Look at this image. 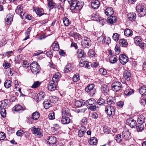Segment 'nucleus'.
Instances as JSON below:
<instances>
[{"label":"nucleus","mask_w":146,"mask_h":146,"mask_svg":"<svg viewBox=\"0 0 146 146\" xmlns=\"http://www.w3.org/2000/svg\"><path fill=\"white\" fill-rule=\"evenodd\" d=\"M70 5V9L74 10L76 9L79 11L81 9L83 6V3L81 1H77L76 0H72Z\"/></svg>","instance_id":"nucleus-1"},{"label":"nucleus","mask_w":146,"mask_h":146,"mask_svg":"<svg viewBox=\"0 0 146 146\" xmlns=\"http://www.w3.org/2000/svg\"><path fill=\"white\" fill-rule=\"evenodd\" d=\"M30 68L32 72L35 74H37L40 70L39 65L35 62H33L30 65Z\"/></svg>","instance_id":"nucleus-2"},{"label":"nucleus","mask_w":146,"mask_h":146,"mask_svg":"<svg viewBox=\"0 0 146 146\" xmlns=\"http://www.w3.org/2000/svg\"><path fill=\"white\" fill-rule=\"evenodd\" d=\"M136 10L138 16L139 17H143L146 14V9L143 5H138L136 6Z\"/></svg>","instance_id":"nucleus-3"},{"label":"nucleus","mask_w":146,"mask_h":146,"mask_svg":"<svg viewBox=\"0 0 146 146\" xmlns=\"http://www.w3.org/2000/svg\"><path fill=\"white\" fill-rule=\"evenodd\" d=\"M111 87L113 90L117 92L122 88V86L121 82L116 81L111 84Z\"/></svg>","instance_id":"nucleus-4"},{"label":"nucleus","mask_w":146,"mask_h":146,"mask_svg":"<svg viewBox=\"0 0 146 146\" xmlns=\"http://www.w3.org/2000/svg\"><path fill=\"white\" fill-rule=\"evenodd\" d=\"M105 111L109 116L112 115L115 113V110L114 107L110 106H106Z\"/></svg>","instance_id":"nucleus-5"},{"label":"nucleus","mask_w":146,"mask_h":146,"mask_svg":"<svg viewBox=\"0 0 146 146\" xmlns=\"http://www.w3.org/2000/svg\"><path fill=\"white\" fill-rule=\"evenodd\" d=\"M23 7L21 5H19L17 7V9L15 10L16 13L19 15L23 19V17L26 14L25 12H23Z\"/></svg>","instance_id":"nucleus-6"},{"label":"nucleus","mask_w":146,"mask_h":146,"mask_svg":"<svg viewBox=\"0 0 146 146\" xmlns=\"http://www.w3.org/2000/svg\"><path fill=\"white\" fill-rule=\"evenodd\" d=\"M90 41L89 38L87 37H84L82 39V42L83 46L86 48H88L90 46Z\"/></svg>","instance_id":"nucleus-7"},{"label":"nucleus","mask_w":146,"mask_h":146,"mask_svg":"<svg viewBox=\"0 0 146 146\" xmlns=\"http://www.w3.org/2000/svg\"><path fill=\"white\" fill-rule=\"evenodd\" d=\"M57 83L55 82L54 81H50L48 86V89L50 91H54L56 89Z\"/></svg>","instance_id":"nucleus-8"},{"label":"nucleus","mask_w":146,"mask_h":146,"mask_svg":"<svg viewBox=\"0 0 146 146\" xmlns=\"http://www.w3.org/2000/svg\"><path fill=\"white\" fill-rule=\"evenodd\" d=\"M126 123L127 125L132 128H134L136 124L135 121L132 118L127 119L126 120Z\"/></svg>","instance_id":"nucleus-9"},{"label":"nucleus","mask_w":146,"mask_h":146,"mask_svg":"<svg viewBox=\"0 0 146 146\" xmlns=\"http://www.w3.org/2000/svg\"><path fill=\"white\" fill-rule=\"evenodd\" d=\"M123 139L125 140H128L131 138V133L129 130H124L122 132Z\"/></svg>","instance_id":"nucleus-10"},{"label":"nucleus","mask_w":146,"mask_h":146,"mask_svg":"<svg viewBox=\"0 0 146 146\" xmlns=\"http://www.w3.org/2000/svg\"><path fill=\"white\" fill-rule=\"evenodd\" d=\"M119 60L122 64H125L128 61V57L125 54L120 55L119 56Z\"/></svg>","instance_id":"nucleus-11"},{"label":"nucleus","mask_w":146,"mask_h":146,"mask_svg":"<svg viewBox=\"0 0 146 146\" xmlns=\"http://www.w3.org/2000/svg\"><path fill=\"white\" fill-rule=\"evenodd\" d=\"M70 110L67 108L62 106V115L63 117L69 116Z\"/></svg>","instance_id":"nucleus-12"},{"label":"nucleus","mask_w":146,"mask_h":146,"mask_svg":"<svg viewBox=\"0 0 146 146\" xmlns=\"http://www.w3.org/2000/svg\"><path fill=\"white\" fill-rule=\"evenodd\" d=\"M48 137L47 140V141L50 145H55L56 141V138L54 136H50Z\"/></svg>","instance_id":"nucleus-13"},{"label":"nucleus","mask_w":146,"mask_h":146,"mask_svg":"<svg viewBox=\"0 0 146 146\" xmlns=\"http://www.w3.org/2000/svg\"><path fill=\"white\" fill-rule=\"evenodd\" d=\"M13 16L11 13L8 14L6 16L5 18V23L8 25H10L11 22L12 21Z\"/></svg>","instance_id":"nucleus-14"},{"label":"nucleus","mask_w":146,"mask_h":146,"mask_svg":"<svg viewBox=\"0 0 146 146\" xmlns=\"http://www.w3.org/2000/svg\"><path fill=\"white\" fill-rule=\"evenodd\" d=\"M48 6L50 10L56 7V4L54 3L53 0H47Z\"/></svg>","instance_id":"nucleus-15"},{"label":"nucleus","mask_w":146,"mask_h":146,"mask_svg":"<svg viewBox=\"0 0 146 146\" xmlns=\"http://www.w3.org/2000/svg\"><path fill=\"white\" fill-rule=\"evenodd\" d=\"M32 130L33 133L40 136L42 135L40 128H36L35 127H34L32 128Z\"/></svg>","instance_id":"nucleus-16"},{"label":"nucleus","mask_w":146,"mask_h":146,"mask_svg":"<svg viewBox=\"0 0 146 146\" xmlns=\"http://www.w3.org/2000/svg\"><path fill=\"white\" fill-rule=\"evenodd\" d=\"M94 17V20H95L97 21L100 24L102 25H103L104 23V20L101 17H98L97 18V16L96 15L94 14L92 17Z\"/></svg>","instance_id":"nucleus-17"},{"label":"nucleus","mask_w":146,"mask_h":146,"mask_svg":"<svg viewBox=\"0 0 146 146\" xmlns=\"http://www.w3.org/2000/svg\"><path fill=\"white\" fill-rule=\"evenodd\" d=\"M107 102L108 105H113L115 102V97L110 96L107 99Z\"/></svg>","instance_id":"nucleus-18"},{"label":"nucleus","mask_w":146,"mask_h":146,"mask_svg":"<svg viewBox=\"0 0 146 146\" xmlns=\"http://www.w3.org/2000/svg\"><path fill=\"white\" fill-rule=\"evenodd\" d=\"M105 13L106 15L111 16L113 14L114 11L112 8L109 7L106 9Z\"/></svg>","instance_id":"nucleus-19"},{"label":"nucleus","mask_w":146,"mask_h":146,"mask_svg":"<svg viewBox=\"0 0 146 146\" xmlns=\"http://www.w3.org/2000/svg\"><path fill=\"white\" fill-rule=\"evenodd\" d=\"M100 2L98 0H95L91 2V7L94 9H97L99 7Z\"/></svg>","instance_id":"nucleus-20"},{"label":"nucleus","mask_w":146,"mask_h":146,"mask_svg":"<svg viewBox=\"0 0 146 146\" xmlns=\"http://www.w3.org/2000/svg\"><path fill=\"white\" fill-rule=\"evenodd\" d=\"M128 19L130 21H134L136 17V14L133 13H130L127 15Z\"/></svg>","instance_id":"nucleus-21"},{"label":"nucleus","mask_w":146,"mask_h":146,"mask_svg":"<svg viewBox=\"0 0 146 146\" xmlns=\"http://www.w3.org/2000/svg\"><path fill=\"white\" fill-rule=\"evenodd\" d=\"M101 91L102 93L105 95H107L109 93V88L106 86L103 85L102 86Z\"/></svg>","instance_id":"nucleus-22"},{"label":"nucleus","mask_w":146,"mask_h":146,"mask_svg":"<svg viewBox=\"0 0 146 146\" xmlns=\"http://www.w3.org/2000/svg\"><path fill=\"white\" fill-rule=\"evenodd\" d=\"M60 78V73L58 72H56L55 73V75L53 76L52 81H54L55 82L57 83L59 79Z\"/></svg>","instance_id":"nucleus-23"},{"label":"nucleus","mask_w":146,"mask_h":146,"mask_svg":"<svg viewBox=\"0 0 146 146\" xmlns=\"http://www.w3.org/2000/svg\"><path fill=\"white\" fill-rule=\"evenodd\" d=\"M51 48L52 50L54 51H58L59 50V47L58 42L56 41H54L51 46Z\"/></svg>","instance_id":"nucleus-24"},{"label":"nucleus","mask_w":146,"mask_h":146,"mask_svg":"<svg viewBox=\"0 0 146 146\" xmlns=\"http://www.w3.org/2000/svg\"><path fill=\"white\" fill-rule=\"evenodd\" d=\"M96 104V101L93 98H91L88 99L86 102V104L87 106H92L94 104Z\"/></svg>","instance_id":"nucleus-25"},{"label":"nucleus","mask_w":146,"mask_h":146,"mask_svg":"<svg viewBox=\"0 0 146 146\" xmlns=\"http://www.w3.org/2000/svg\"><path fill=\"white\" fill-rule=\"evenodd\" d=\"M68 116H66V117H62L61 121L63 124H67L69 123L70 121V119Z\"/></svg>","instance_id":"nucleus-26"},{"label":"nucleus","mask_w":146,"mask_h":146,"mask_svg":"<svg viewBox=\"0 0 146 146\" xmlns=\"http://www.w3.org/2000/svg\"><path fill=\"white\" fill-rule=\"evenodd\" d=\"M117 21V18L116 17L112 16L108 18L107 22L110 23L112 24L115 23Z\"/></svg>","instance_id":"nucleus-27"},{"label":"nucleus","mask_w":146,"mask_h":146,"mask_svg":"<svg viewBox=\"0 0 146 146\" xmlns=\"http://www.w3.org/2000/svg\"><path fill=\"white\" fill-rule=\"evenodd\" d=\"M144 127V124L138 123L137 125L136 129L138 132H141L143 130Z\"/></svg>","instance_id":"nucleus-28"},{"label":"nucleus","mask_w":146,"mask_h":146,"mask_svg":"<svg viewBox=\"0 0 146 146\" xmlns=\"http://www.w3.org/2000/svg\"><path fill=\"white\" fill-rule=\"evenodd\" d=\"M85 104L84 101L81 100L79 101H77L75 102V106L78 107H80L84 106Z\"/></svg>","instance_id":"nucleus-29"},{"label":"nucleus","mask_w":146,"mask_h":146,"mask_svg":"<svg viewBox=\"0 0 146 146\" xmlns=\"http://www.w3.org/2000/svg\"><path fill=\"white\" fill-rule=\"evenodd\" d=\"M72 67L70 64H68L65 67L64 71L65 72H68L71 71L72 70Z\"/></svg>","instance_id":"nucleus-30"},{"label":"nucleus","mask_w":146,"mask_h":146,"mask_svg":"<svg viewBox=\"0 0 146 146\" xmlns=\"http://www.w3.org/2000/svg\"><path fill=\"white\" fill-rule=\"evenodd\" d=\"M40 116L38 112H35L32 114L31 118L34 120H37Z\"/></svg>","instance_id":"nucleus-31"},{"label":"nucleus","mask_w":146,"mask_h":146,"mask_svg":"<svg viewBox=\"0 0 146 146\" xmlns=\"http://www.w3.org/2000/svg\"><path fill=\"white\" fill-rule=\"evenodd\" d=\"M36 14L39 16H41L44 14V11L42 9L37 8L36 10Z\"/></svg>","instance_id":"nucleus-32"},{"label":"nucleus","mask_w":146,"mask_h":146,"mask_svg":"<svg viewBox=\"0 0 146 146\" xmlns=\"http://www.w3.org/2000/svg\"><path fill=\"white\" fill-rule=\"evenodd\" d=\"M134 40L135 44L137 45L139 44L141 42V37L140 36H137L135 37L134 38Z\"/></svg>","instance_id":"nucleus-33"},{"label":"nucleus","mask_w":146,"mask_h":146,"mask_svg":"<svg viewBox=\"0 0 146 146\" xmlns=\"http://www.w3.org/2000/svg\"><path fill=\"white\" fill-rule=\"evenodd\" d=\"M84 55V53L82 50H78L77 51V55L78 58H82Z\"/></svg>","instance_id":"nucleus-34"},{"label":"nucleus","mask_w":146,"mask_h":146,"mask_svg":"<svg viewBox=\"0 0 146 146\" xmlns=\"http://www.w3.org/2000/svg\"><path fill=\"white\" fill-rule=\"evenodd\" d=\"M97 141V139L96 138L91 137L89 141V143L91 145H96Z\"/></svg>","instance_id":"nucleus-35"},{"label":"nucleus","mask_w":146,"mask_h":146,"mask_svg":"<svg viewBox=\"0 0 146 146\" xmlns=\"http://www.w3.org/2000/svg\"><path fill=\"white\" fill-rule=\"evenodd\" d=\"M145 117L142 115H140L137 119V122L141 123L144 124L145 121Z\"/></svg>","instance_id":"nucleus-36"},{"label":"nucleus","mask_w":146,"mask_h":146,"mask_svg":"<svg viewBox=\"0 0 146 146\" xmlns=\"http://www.w3.org/2000/svg\"><path fill=\"white\" fill-rule=\"evenodd\" d=\"M116 56H111L109 58V61L111 63H116L117 61V59L116 58Z\"/></svg>","instance_id":"nucleus-37"},{"label":"nucleus","mask_w":146,"mask_h":146,"mask_svg":"<svg viewBox=\"0 0 146 146\" xmlns=\"http://www.w3.org/2000/svg\"><path fill=\"white\" fill-rule=\"evenodd\" d=\"M124 76L125 79L127 81L130 80L131 79L130 73L127 70L125 71Z\"/></svg>","instance_id":"nucleus-38"},{"label":"nucleus","mask_w":146,"mask_h":146,"mask_svg":"<svg viewBox=\"0 0 146 146\" xmlns=\"http://www.w3.org/2000/svg\"><path fill=\"white\" fill-rule=\"evenodd\" d=\"M43 104L44 108L46 109H48L51 106V104L50 101H45L43 103Z\"/></svg>","instance_id":"nucleus-39"},{"label":"nucleus","mask_w":146,"mask_h":146,"mask_svg":"<svg viewBox=\"0 0 146 146\" xmlns=\"http://www.w3.org/2000/svg\"><path fill=\"white\" fill-rule=\"evenodd\" d=\"M10 102V100L8 99H5L2 102L1 104L4 108H6L7 105L9 104Z\"/></svg>","instance_id":"nucleus-40"},{"label":"nucleus","mask_w":146,"mask_h":146,"mask_svg":"<svg viewBox=\"0 0 146 146\" xmlns=\"http://www.w3.org/2000/svg\"><path fill=\"white\" fill-rule=\"evenodd\" d=\"M133 32L129 29H126L124 31V34L125 36H129L131 35Z\"/></svg>","instance_id":"nucleus-41"},{"label":"nucleus","mask_w":146,"mask_h":146,"mask_svg":"<svg viewBox=\"0 0 146 146\" xmlns=\"http://www.w3.org/2000/svg\"><path fill=\"white\" fill-rule=\"evenodd\" d=\"M94 87V84L89 85L85 88V90L88 92L91 91L93 89Z\"/></svg>","instance_id":"nucleus-42"},{"label":"nucleus","mask_w":146,"mask_h":146,"mask_svg":"<svg viewBox=\"0 0 146 146\" xmlns=\"http://www.w3.org/2000/svg\"><path fill=\"white\" fill-rule=\"evenodd\" d=\"M32 29V28L31 27H29L27 29V31L26 32L25 35L26 37L23 39V40L24 41L27 40L29 38V34L30 32Z\"/></svg>","instance_id":"nucleus-43"},{"label":"nucleus","mask_w":146,"mask_h":146,"mask_svg":"<svg viewBox=\"0 0 146 146\" xmlns=\"http://www.w3.org/2000/svg\"><path fill=\"white\" fill-rule=\"evenodd\" d=\"M139 92L141 95L146 96V88L145 87H141L139 89Z\"/></svg>","instance_id":"nucleus-44"},{"label":"nucleus","mask_w":146,"mask_h":146,"mask_svg":"<svg viewBox=\"0 0 146 146\" xmlns=\"http://www.w3.org/2000/svg\"><path fill=\"white\" fill-rule=\"evenodd\" d=\"M38 99L39 100H43L45 96L44 92H41L38 94Z\"/></svg>","instance_id":"nucleus-45"},{"label":"nucleus","mask_w":146,"mask_h":146,"mask_svg":"<svg viewBox=\"0 0 146 146\" xmlns=\"http://www.w3.org/2000/svg\"><path fill=\"white\" fill-rule=\"evenodd\" d=\"M63 21L64 25L66 26H68L71 23L69 19L67 17H64L63 19Z\"/></svg>","instance_id":"nucleus-46"},{"label":"nucleus","mask_w":146,"mask_h":146,"mask_svg":"<svg viewBox=\"0 0 146 146\" xmlns=\"http://www.w3.org/2000/svg\"><path fill=\"white\" fill-rule=\"evenodd\" d=\"M12 82L9 80H7L5 82L4 85L5 87L7 88H8L11 86Z\"/></svg>","instance_id":"nucleus-47"},{"label":"nucleus","mask_w":146,"mask_h":146,"mask_svg":"<svg viewBox=\"0 0 146 146\" xmlns=\"http://www.w3.org/2000/svg\"><path fill=\"white\" fill-rule=\"evenodd\" d=\"M13 110L15 111H18L21 110H24L21 106L20 105H17L13 108Z\"/></svg>","instance_id":"nucleus-48"},{"label":"nucleus","mask_w":146,"mask_h":146,"mask_svg":"<svg viewBox=\"0 0 146 146\" xmlns=\"http://www.w3.org/2000/svg\"><path fill=\"white\" fill-rule=\"evenodd\" d=\"M97 103L99 105H103L105 103V101L103 98H100L98 100Z\"/></svg>","instance_id":"nucleus-49"},{"label":"nucleus","mask_w":146,"mask_h":146,"mask_svg":"<svg viewBox=\"0 0 146 146\" xmlns=\"http://www.w3.org/2000/svg\"><path fill=\"white\" fill-rule=\"evenodd\" d=\"M41 84V83L38 81L35 82L32 85L31 87L33 88H35L39 86Z\"/></svg>","instance_id":"nucleus-50"},{"label":"nucleus","mask_w":146,"mask_h":146,"mask_svg":"<svg viewBox=\"0 0 146 146\" xmlns=\"http://www.w3.org/2000/svg\"><path fill=\"white\" fill-rule=\"evenodd\" d=\"M133 93V90L132 89L129 90H126L124 92V94L126 95H130L132 94Z\"/></svg>","instance_id":"nucleus-51"},{"label":"nucleus","mask_w":146,"mask_h":146,"mask_svg":"<svg viewBox=\"0 0 146 146\" xmlns=\"http://www.w3.org/2000/svg\"><path fill=\"white\" fill-rule=\"evenodd\" d=\"M22 64L23 66L25 68H28L30 66L29 64L27 61L26 60H23Z\"/></svg>","instance_id":"nucleus-52"},{"label":"nucleus","mask_w":146,"mask_h":146,"mask_svg":"<svg viewBox=\"0 0 146 146\" xmlns=\"http://www.w3.org/2000/svg\"><path fill=\"white\" fill-rule=\"evenodd\" d=\"M120 44L123 47H125L127 44V43L124 39L120 40Z\"/></svg>","instance_id":"nucleus-53"},{"label":"nucleus","mask_w":146,"mask_h":146,"mask_svg":"<svg viewBox=\"0 0 146 146\" xmlns=\"http://www.w3.org/2000/svg\"><path fill=\"white\" fill-rule=\"evenodd\" d=\"M104 41L106 44H109L111 42V39L109 37H104Z\"/></svg>","instance_id":"nucleus-54"},{"label":"nucleus","mask_w":146,"mask_h":146,"mask_svg":"<svg viewBox=\"0 0 146 146\" xmlns=\"http://www.w3.org/2000/svg\"><path fill=\"white\" fill-rule=\"evenodd\" d=\"M88 54L89 56H91L92 57H95L96 55V54L95 52L92 50L89 51L88 53Z\"/></svg>","instance_id":"nucleus-55"},{"label":"nucleus","mask_w":146,"mask_h":146,"mask_svg":"<svg viewBox=\"0 0 146 146\" xmlns=\"http://www.w3.org/2000/svg\"><path fill=\"white\" fill-rule=\"evenodd\" d=\"M115 140L118 143H120L122 141V139L121 137V135L118 134L116 135Z\"/></svg>","instance_id":"nucleus-56"},{"label":"nucleus","mask_w":146,"mask_h":146,"mask_svg":"<svg viewBox=\"0 0 146 146\" xmlns=\"http://www.w3.org/2000/svg\"><path fill=\"white\" fill-rule=\"evenodd\" d=\"M0 111L1 114V116L3 117H5L6 115L5 108L3 107L2 109L0 110Z\"/></svg>","instance_id":"nucleus-57"},{"label":"nucleus","mask_w":146,"mask_h":146,"mask_svg":"<svg viewBox=\"0 0 146 146\" xmlns=\"http://www.w3.org/2000/svg\"><path fill=\"white\" fill-rule=\"evenodd\" d=\"M99 72L100 74H102L103 75H106L107 74V70L101 68L99 70Z\"/></svg>","instance_id":"nucleus-58"},{"label":"nucleus","mask_w":146,"mask_h":146,"mask_svg":"<svg viewBox=\"0 0 146 146\" xmlns=\"http://www.w3.org/2000/svg\"><path fill=\"white\" fill-rule=\"evenodd\" d=\"M113 39L115 41H117L119 39L118 34L116 33L113 34L112 36Z\"/></svg>","instance_id":"nucleus-59"},{"label":"nucleus","mask_w":146,"mask_h":146,"mask_svg":"<svg viewBox=\"0 0 146 146\" xmlns=\"http://www.w3.org/2000/svg\"><path fill=\"white\" fill-rule=\"evenodd\" d=\"M87 118L86 117H84L82 120L80 124L82 125H85L87 124Z\"/></svg>","instance_id":"nucleus-60"},{"label":"nucleus","mask_w":146,"mask_h":146,"mask_svg":"<svg viewBox=\"0 0 146 146\" xmlns=\"http://www.w3.org/2000/svg\"><path fill=\"white\" fill-rule=\"evenodd\" d=\"M73 80L74 82H77L78 81L79 79V75L75 74L73 77Z\"/></svg>","instance_id":"nucleus-61"},{"label":"nucleus","mask_w":146,"mask_h":146,"mask_svg":"<svg viewBox=\"0 0 146 146\" xmlns=\"http://www.w3.org/2000/svg\"><path fill=\"white\" fill-rule=\"evenodd\" d=\"M86 62L85 61H84L83 60L81 59L80 60L79 65V66L81 67H83L84 66V65H85L86 63L85 62Z\"/></svg>","instance_id":"nucleus-62"},{"label":"nucleus","mask_w":146,"mask_h":146,"mask_svg":"<svg viewBox=\"0 0 146 146\" xmlns=\"http://www.w3.org/2000/svg\"><path fill=\"white\" fill-rule=\"evenodd\" d=\"M48 118L49 119H54V112L50 113L48 116Z\"/></svg>","instance_id":"nucleus-63"},{"label":"nucleus","mask_w":146,"mask_h":146,"mask_svg":"<svg viewBox=\"0 0 146 146\" xmlns=\"http://www.w3.org/2000/svg\"><path fill=\"white\" fill-rule=\"evenodd\" d=\"M5 138V135L3 132L0 133V140H3Z\"/></svg>","instance_id":"nucleus-64"}]
</instances>
